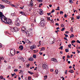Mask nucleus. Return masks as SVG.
I'll list each match as a JSON object with an SVG mask.
<instances>
[{"label": "nucleus", "mask_w": 80, "mask_h": 80, "mask_svg": "<svg viewBox=\"0 0 80 80\" xmlns=\"http://www.w3.org/2000/svg\"><path fill=\"white\" fill-rule=\"evenodd\" d=\"M15 32H17V31H18V28L17 27H15Z\"/></svg>", "instance_id": "obj_22"}, {"label": "nucleus", "mask_w": 80, "mask_h": 80, "mask_svg": "<svg viewBox=\"0 0 80 80\" xmlns=\"http://www.w3.org/2000/svg\"><path fill=\"white\" fill-rule=\"evenodd\" d=\"M57 25H58V26H59V24H58V23H56V26H57Z\"/></svg>", "instance_id": "obj_49"}, {"label": "nucleus", "mask_w": 80, "mask_h": 80, "mask_svg": "<svg viewBox=\"0 0 80 80\" xmlns=\"http://www.w3.org/2000/svg\"><path fill=\"white\" fill-rule=\"evenodd\" d=\"M2 47V44L0 43V48H1Z\"/></svg>", "instance_id": "obj_62"}, {"label": "nucleus", "mask_w": 80, "mask_h": 80, "mask_svg": "<svg viewBox=\"0 0 80 80\" xmlns=\"http://www.w3.org/2000/svg\"><path fill=\"white\" fill-rule=\"evenodd\" d=\"M3 77L2 76H0V79L2 80V79H3Z\"/></svg>", "instance_id": "obj_32"}, {"label": "nucleus", "mask_w": 80, "mask_h": 80, "mask_svg": "<svg viewBox=\"0 0 80 80\" xmlns=\"http://www.w3.org/2000/svg\"><path fill=\"white\" fill-rule=\"evenodd\" d=\"M8 68L9 69H10V68H11V66H9Z\"/></svg>", "instance_id": "obj_59"}, {"label": "nucleus", "mask_w": 80, "mask_h": 80, "mask_svg": "<svg viewBox=\"0 0 80 80\" xmlns=\"http://www.w3.org/2000/svg\"><path fill=\"white\" fill-rule=\"evenodd\" d=\"M69 0V3H73V1L72 0Z\"/></svg>", "instance_id": "obj_26"}, {"label": "nucleus", "mask_w": 80, "mask_h": 80, "mask_svg": "<svg viewBox=\"0 0 80 80\" xmlns=\"http://www.w3.org/2000/svg\"><path fill=\"white\" fill-rule=\"evenodd\" d=\"M76 41L75 40H73L71 42V43H75V42Z\"/></svg>", "instance_id": "obj_41"}, {"label": "nucleus", "mask_w": 80, "mask_h": 80, "mask_svg": "<svg viewBox=\"0 0 80 80\" xmlns=\"http://www.w3.org/2000/svg\"><path fill=\"white\" fill-rule=\"evenodd\" d=\"M11 15L12 16V17H13V16H15V13H11Z\"/></svg>", "instance_id": "obj_30"}, {"label": "nucleus", "mask_w": 80, "mask_h": 80, "mask_svg": "<svg viewBox=\"0 0 80 80\" xmlns=\"http://www.w3.org/2000/svg\"><path fill=\"white\" fill-rule=\"evenodd\" d=\"M50 44H53V43H55V41L53 40L52 42H50Z\"/></svg>", "instance_id": "obj_25"}, {"label": "nucleus", "mask_w": 80, "mask_h": 80, "mask_svg": "<svg viewBox=\"0 0 80 80\" xmlns=\"http://www.w3.org/2000/svg\"><path fill=\"white\" fill-rule=\"evenodd\" d=\"M30 4L31 7H33V1L32 0H31Z\"/></svg>", "instance_id": "obj_13"}, {"label": "nucleus", "mask_w": 80, "mask_h": 80, "mask_svg": "<svg viewBox=\"0 0 80 80\" xmlns=\"http://www.w3.org/2000/svg\"><path fill=\"white\" fill-rule=\"evenodd\" d=\"M36 48V46L35 45H34L31 46L30 48L31 50H33V49H34V48Z\"/></svg>", "instance_id": "obj_7"}, {"label": "nucleus", "mask_w": 80, "mask_h": 80, "mask_svg": "<svg viewBox=\"0 0 80 80\" xmlns=\"http://www.w3.org/2000/svg\"><path fill=\"white\" fill-rule=\"evenodd\" d=\"M65 33H67V34L69 33V32H68V31H66Z\"/></svg>", "instance_id": "obj_52"}, {"label": "nucleus", "mask_w": 80, "mask_h": 80, "mask_svg": "<svg viewBox=\"0 0 80 80\" xmlns=\"http://www.w3.org/2000/svg\"><path fill=\"white\" fill-rule=\"evenodd\" d=\"M21 60L22 61H23V62H24V58H22Z\"/></svg>", "instance_id": "obj_48"}, {"label": "nucleus", "mask_w": 80, "mask_h": 80, "mask_svg": "<svg viewBox=\"0 0 80 80\" xmlns=\"http://www.w3.org/2000/svg\"><path fill=\"white\" fill-rule=\"evenodd\" d=\"M21 31H22V32H23V33H26V35L27 36L28 35L27 33V32H28V31L27 30H26V29H25V27H22Z\"/></svg>", "instance_id": "obj_4"}, {"label": "nucleus", "mask_w": 80, "mask_h": 80, "mask_svg": "<svg viewBox=\"0 0 80 80\" xmlns=\"http://www.w3.org/2000/svg\"><path fill=\"white\" fill-rule=\"evenodd\" d=\"M20 13H21V14L23 15H24V16H26V15H25V14L23 12L21 11L20 12Z\"/></svg>", "instance_id": "obj_17"}, {"label": "nucleus", "mask_w": 80, "mask_h": 80, "mask_svg": "<svg viewBox=\"0 0 80 80\" xmlns=\"http://www.w3.org/2000/svg\"><path fill=\"white\" fill-rule=\"evenodd\" d=\"M51 72H53V69H50Z\"/></svg>", "instance_id": "obj_56"}, {"label": "nucleus", "mask_w": 80, "mask_h": 80, "mask_svg": "<svg viewBox=\"0 0 80 80\" xmlns=\"http://www.w3.org/2000/svg\"><path fill=\"white\" fill-rule=\"evenodd\" d=\"M14 71V72H17V71H18V69H15Z\"/></svg>", "instance_id": "obj_57"}, {"label": "nucleus", "mask_w": 80, "mask_h": 80, "mask_svg": "<svg viewBox=\"0 0 80 80\" xmlns=\"http://www.w3.org/2000/svg\"><path fill=\"white\" fill-rule=\"evenodd\" d=\"M65 56H63V59L64 60H65Z\"/></svg>", "instance_id": "obj_54"}, {"label": "nucleus", "mask_w": 80, "mask_h": 80, "mask_svg": "<svg viewBox=\"0 0 80 80\" xmlns=\"http://www.w3.org/2000/svg\"><path fill=\"white\" fill-rule=\"evenodd\" d=\"M58 73V69H56L55 71V74L57 75Z\"/></svg>", "instance_id": "obj_18"}, {"label": "nucleus", "mask_w": 80, "mask_h": 80, "mask_svg": "<svg viewBox=\"0 0 80 80\" xmlns=\"http://www.w3.org/2000/svg\"><path fill=\"white\" fill-rule=\"evenodd\" d=\"M34 51L35 53H37V52H38V50H37V51L35 50H34Z\"/></svg>", "instance_id": "obj_44"}, {"label": "nucleus", "mask_w": 80, "mask_h": 80, "mask_svg": "<svg viewBox=\"0 0 80 80\" xmlns=\"http://www.w3.org/2000/svg\"><path fill=\"white\" fill-rule=\"evenodd\" d=\"M29 61H33V58H29Z\"/></svg>", "instance_id": "obj_24"}, {"label": "nucleus", "mask_w": 80, "mask_h": 80, "mask_svg": "<svg viewBox=\"0 0 80 80\" xmlns=\"http://www.w3.org/2000/svg\"><path fill=\"white\" fill-rule=\"evenodd\" d=\"M71 19L72 20H74V18H73V17H72V18H71Z\"/></svg>", "instance_id": "obj_61"}, {"label": "nucleus", "mask_w": 80, "mask_h": 80, "mask_svg": "<svg viewBox=\"0 0 80 80\" xmlns=\"http://www.w3.org/2000/svg\"><path fill=\"white\" fill-rule=\"evenodd\" d=\"M44 78H46V79H47V76L46 75L44 77Z\"/></svg>", "instance_id": "obj_55"}, {"label": "nucleus", "mask_w": 80, "mask_h": 80, "mask_svg": "<svg viewBox=\"0 0 80 80\" xmlns=\"http://www.w3.org/2000/svg\"><path fill=\"white\" fill-rule=\"evenodd\" d=\"M4 32L5 33V35H8V34H10V33H9V32H8V31H5Z\"/></svg>", "instance_id": "obj_21"}, {"label": "nucleus", "mask_w": 80, "mask_h": 80, "mask_svg": "<svg viewBox=\"0 0 80 80\" xmlns=\"http://www.w3.org/2000/svg\"><path fill=\"white\" fill-rule=\"evenodd\" d=\"M45 50V48L44 47H42L41 48V50Z\"/></svg>", "instance_id": "obj_29"}, {"label": "nucleus", "mask_w": 80, "mask_h": 80, "mask_svg": "<svg viewBox=\"0 0 80 80\" xmlns=\"http://www.w3.org/2000/svg\"><path fill=\"white\" fill-rule=\"evenodd\" d=\"M20 53V52L19 51H17V53H16L17 54L18 53Z\"/></svg>", "instance_id": "obj_63"}, {"label": "nucleus", "mask_w": 80, "mask_h": 80, "mask_svg": "<svg viewBox=\"0 0 80 80\" xmlns=\"http://www.w3.org/2000/svg\"><path fill=\"white\" fill-rule=\"evenodd\" d=\"M23 46H20L19 48V49L20 50H23Z\"/></svg>", "instance_id": "obj_12"}, {"label": "nucleus", "mask_w": 80, "mask_h": 80, "mask_svg": "<svg viewBox=\"0 0 80 80\" xmlns=\"http://www.w3.org/2000/svg\"><path fill=\"white\" fill-rule=\"evenodd\" d=\"M65 28H63L61 30V31H62V32H63V31H64V30H65Z\"/></svg>", "instance_id": "obj_35"}, {"label": "nucleus", "mask_w": 80, "mask_h": 80, "mask_svg": "<svg viewBox=\"0 0 80 80\" xmlns=\"http://www.w3.org/2000/svg\"><path fill=\"white\" fill-rule=\"evenodd\" d=\"M18 21H17L15 22L16 25H17V26H19L20 24H19V23H18L17 22Z\"/></svg>", "instance_id": "obj_20"}, {"label": "nucleus", "mask_w": 80, "mask_h": 80, "mask_svg": "<svg viewBox=\"0 0 80 80\" xmlns=\"http://www.w3.org/2000/svg\"><path fill=\"white\" fill-rule=\"evenodd\" d=\"M77 43H80V42L78 40H77Z\"/></svg>", "instance_id": "obj_46"}, {"label": "nucleus", "mask_w": 80, "mask_h": 80, "mask_svg": "<svg viewBox=\"0 0 80 80\" xmlns=\"http://www.w3.org/2000/svg\"><path fill=\"white\" fill-rule=\"evenodd\" d=\"M26 65L27 66V67H30V64H27Z\"/></svg>", "instance_id": "obj_64"}, {"label": "nucleus", "mask_w": 80, "mask_h": 80, "mask_svg": "<svg viewBox=\"0 0 80 80\" xmlns=\"http://www.w3.org/2000/svg\"><path fill=\"white\" fill-rule=\"evenodd\" d=\"M65 50L66 52H69V50H68V49H66Z\"/></svg>", "instance_id": "obj_31"}, {"label": "nucleus", "mask_w": 80, "mask_h": 80, "mask_svg": "<svg viewBox=\"0 0 80 80\" xmlns=\"http://www.w3.org/2000/svg\"><path fill=\"white\" fill-rule=\"evenodd\" d=\"M6 23H7V24H9V25H10L12 23V21H11V20L10 19H7L5 21V22Z\"/></svg>", "instance_id": "obj_3"}, {"label": "nucleus", "mask_w": 80, "mask_h": 80, "mask_svg": "<svg viewBox=\"0 0 80 80\" xmlns=\"http://www.w3.org/2000/svg\"><path fill=\"white\" fill-rule=\"evenodd\" d=\"M61 27H64V25L63 24H62L61 25Z\"/></svg>", "instance_id": "obj_60"}, {"label": "nucleus", "mask_w": 80, "mask_h": 80, "mask_svg": "<svg viewBox=\"0 0 80 80\" xmlns=\"http://www.w3.org/2000/svg\"><path fill=\"white\" fill-rule=\"evenodd\" d=\"M11 75H12V77H14L15 75L16 76H17V75L15 74V73H14L13 74H11Z\"/></svg>", "instance_id": "obj_28"}, {"label": "nucleus", "mask_w": 80, "mask_h": 80, "mask_svg": "<svg viewBox=\"0 0 80 80\" xmlns=\"http://www.w3.org/2000/svg\"><path fill=\"white\" fill-rule=\"evenodd\" d=\"M4 60V57L1 56L0 57V64L2 63V62H1V60Z\"/></svg>", "instance_id": "obj_10"}, {"label": "nucleus", "mask_w": 80, "mask_h": 80, "mask_svg": "<svg viewBox=\"0 0 80 80\" xmlns=\"http://www.w3.org/2000/svg\"><path fill=\"white\" fill-rule=\"evenodd\" d=\"M2 1L4 2H6V3H10L9 1L7 0H2Z\"/></svg>", "instance_id": "obj_15"}, {"label": "nucleus", "mask_w": 80, "mask_h": 80, "mask_svg": "<svg viewBox=\"0 0 80 80\" xmlns=\"http://www.w3.org/2000/svg\"><path fill=\"white\" fill-rule=\"evenodd\" d=\"M70 58V57L69 55H68L67 56V58Z\"/></svg>", "instance_id": "obj_45"}, {"label": "nucleus", "mask_w": 80, "mask_h": 80, "mask_svg": "<svg viewBox=\"0 0 80 80\" xmlns=\"http://www.w3.org/2000/svg\"><path fill=\"white\" fill-rule=\"evenodd\" d=\"M55 12V10H54V9H52V10L51 11V13H53V12Z\"/></svg>", "instance_id": "obj_38"}, {"label": "nucleus", "mask_w": 80, "mask_h": 80, "mask_svg": "<svg viewBox=\"0 0 80 80\" xmlns=\"http://www.w3.org/2000/svg\"><path fill=\"white\" fill-rule=\"evenodd\" d=\"M11 30L12 32H14L15 28L12 27L11 28Z\"/></svg>", "instance_id": "obj_16"}, {"label": "nucleus", "mask_w": 80, "mask_h": 80, "mask_svg": "<svg viewBox=\"0 0 80 80\" xmlns=\"http://www.w3.org/2000/svg\"><path fill=\"white\" fill-rule=\"evenodd\" d=\"M64 35H65V37H66V38H67V37H68V35H66V34H64Z\"/></svg>", "instance_id": "obj_39"}, {"label": "nucleus", "mask_w": 80, "mask_h": 80, "mask_svg": "<svg viewBox=\"0 0 80 80\" xmlns=\"http://www.w3.org/2000/svg\"><path fill=\"white\" fill-rule=\"evenodd\" d=\"M48 20H50V18L49 17L48 18Z\"/></svg>", "instance_id": "obj_58"}, {"label": "nucleus", "mask_w": 80, "mask_h": 80, "mask_svg": "<svg viewBox=\"0 0 80 80\" xmlns=\"http://www.w3.org/2000/svg\"><path fill=\"white\" fill-rule=\"evenodd\" d=\"M60 14H62V15L63 13V11H60Z\"/></svg>", "instance_id": "obj_36"}, {"label": "nucleus", "mask_w": 80, "mask_h": 80, "mask_svg": "<svg viewBox=\"0 0 80 80\" xmlns=\"http://www.w3.org/2000/svg\"><path fill=\"white\" fill-rule=\"evenodd\" d=\"M58 9H56V10H60V7H57Z\"/></svg>", "instance_id": "obj_37"}, {"label": "nucleus", "mask_w": 80, "mask_h": 80, "mask_svg": "<svg viewBox=\"0 0 80 80\" xmlns=\"http://www.w3.org/2000/svg\"><path fill=\"white\" fill-rule=\"evenodd\" d=\"M63 49V46H61L60 48H59V49H61V50H62Z\"/></svg>", "instance_id": "obj_40"}, {"label": "nucleus", "mask_w": 80, "mask_h": 80, "mask_svg": "<svg viewBox=\"0 0 80 80\" xmlns=\"http://www.w3.org/2000/svg\"><path fill=\"white\" fill-rule=\"evenodd\" d=\"M69 72H70L71 73H73V72H74L73 71V70L71 69V70H70L69 71Z\"/></svg>", "instance_id": "obj_19"}, {"label": "nucleus", "mask_w": 80, "mask_h": 80, "mask_svg": "<svg viewBox=\"0 0 80 80\" xmlns=\"http://www.w3.org/2000/svg\"><path fill=\"white\" fill-rule=\"evenodd\" d=\"M42 68L43 69L47 70L48 68V66L46 64H42Z\"/></svg>", "instance_id": "obj_5"}, {"label": "nucleus", "mask_w": 80, "mask_h": 80, "mask_svg": "<svg viewBox=\"0 0 80 80\" xmlns=\"http://www.w3.org/2000/svg\"><path fill=\"white\" fill-rule=\"evenodd\" d=\"M64 39L65 40L68 41V39H67V38H64Z\"/></svg>", "instance_id": "obj_51"}, {"label": "nucleus", "mask_w": 80, "mask_h": 80, "mask_svg": "<svg viewBox=\"0 0 80 80\" xmlns=\"http://www.w3.org/2000/svg\"><path fill=\"white\" fill-rule=\"evenodd\" d=\"M45 20H44L43 18H41L40 23H45Z\"/></svg>", "instance_id": "obj_9"}, {"label": "nucleus", "mask_w": 80, "mask_h": 80, "mask_svg": "<svg viewBox=\"0 0 80 80\" xmlns=\"http://www.w3.org/2000/svg\"><path fill=\"white\" fill-rule=\"evenodd\" d=\"M64 16L65 18H67V16L66 14H65Z\"/></svg>", "instance_id": "obj_50"}, {"label": "nucleus", "mask_w": 80, "mask_h": 80, "mask_svg": "<svg viewBox=\"0 0 80 80\" xmlns=\"http://www.w3.org/2000/svg\"><path fill=\"white\" fill-rule=\"evenodd\" d=\"M40 26L41 27H43L45 26V22H41Z\"/></svg>", "instance_id": "obj_8"}, {"label": "nucleus", "mask_w": 80, "mask_h": 80, "mask_svg": "<svg viewBox=\"0 0 80 80\" xmlns=\"http://www.w3.org/2000/svg\"><path fill=\"white\" fill-rule=\"evenodd\" d=\"M51 60L52 61H53V62H58V61H57V59L54 58H52L51 59Z\"/></svg>", "instance_id": "obj_6"}, {"label": "nucleus", "mask_w": 80, "mask_h": 80, "mask_svg": "<svg viewBox=\"0 0 80 80\" xmlns=\"http://www.w3.org/2000/svg\"><path fill=\"white\" fill-rule=\"evenodd\" d=\"M70 30H71L72 32H73V27H71Z\"/></svg>", "instance_id": "obj_34"}, {"label": "nucleus", "mask_w": 80, "mask_h": 80, "mask_svg": "<svg viewBox=\"0 0 80 80\" xmlns=\"http://www.w3.org/2000/svg\"><path fill=\"white\" fill-rule=\"evenodd\" d=\"M5 7L2 5L0 4V8L1 9H3V8H5Z\"/></svg>", "instance_id": "obj_11"}, {"label": "nucleus", "mask_w": 80, "mask_h": 80, "mask_svg": "<svg viewBox=\"0 0 80 80\" xmlns=\"http://www.w3.org/2000/svg\"><path fill=\"white\" fill-rule=\"evenodd\" d=\"M0 17L1 18V22H5V21L7 20V18L5 17L3 15V13L0 11Z\"/></svg>", "instance_id": "obj_1"}, {"label": "nucleus", "mask_w": 80, "mask_h": 80, "mask_svg": "<svg viewBox=\"0 0 80 80\" xmlns=\"http://www.w3.org/2000/svg\"><path fill=\"white\" fill-rule=\"evenodd\" d=\"M50 14H51V13L49 12V13H47V15H48V16H49V15H50Z\"/></svg>", "instance_id": "obj_42"}, {"label": "nucleus", "mask_w": 80, "mask_h": 80, "mask_svg": "<svg viewBox=\"0 0 80 80\" xmlns=\"http://www.w3.org/2000/svg\"><path fill=\"white\" fill-rule=\"evenodd\" d=\"M28 73H30V74L31 75V74L32 73V72H30V71H28Z\"/></svg>", "instance_id": "obj_53"}, {"label": "nucleus", "mask_w": 80, "mask_h": 80, "mask_svg": "<svg viewBox=\"0 0 80 80\" xmlns=\"http://www.w3.org/2000/svg\"><path fill=\"white\" fill-rule=\"evenodd\" d=\"M31 78V77H28V80H30Z\"/></svg>", "instance_id": "obj_47"}, {"label": "nucleus", "mask_w": 80, "mask_h": 80, "mask_svg": "<svg viewBox=\"0 0 80 80\" xmlns=\"http://www.w3.org/2000/svg\"><path fill=\"white\" fill-rule=\"evenodd\" d=\"M39 13L40 14V15H42V14H43V12L42 11L40 10L39 11Z\"/></svg>", "instance_id": "obj_23"}, {"label": "nucleus", "mask_w": 80, "mask_h": 80, "mask_svg": "<svg viewBox=\"0 0 80 80\" xmlns=\"http://www.w3.org/2000/svg\"><path fill=\"white\" fill-rule=\"evenodd\" d=\"M71 46H72V45H71V44H70L69 45H68V47L69 48H72V47H71Z\"/></svg>", "instance_id": "obj_33"}, {"label": "nucleus", "mask_w": 80, "mask_h": 80, "mask_svg": "<svg viewBox=\"0 0 80 80\" xmlns=\"http://www.w3.org/2000/svg\"><path fill=\"white\" fill-rule=\"evenodd\" d=\"M16 54V50L14 49H11L10 51V52L9 55V56L12 57V56H13L15 55Z\"/></svg>", "instance_id": "obj_2"}, {"label": "nucleus", "mask_w": 80, "mask_h": 80, "mask_svg": "<svg viewBox=\"0 0 80 80\" xmlns=\"http://www.w3.org/2000/svg\"><path fill=\"white\" fill-rule=\"evenodd\" d=\"M76 18L77 19H79L80 18V16L79 15H78V16H77Z\"/></svg>", "instance_id": "obj_27"}, {"label": "nucleus", "mask_w": 80, "mask_h": 80, "mask_svg": "<svg viewBox=\"0 0 80 80\" xmlns=\"http://www.w3.org/2000/svg\"><path fill=\"white\" fill-rule=\"evenodd\" d=\"M33 57L34 58H36V55H33Z\"/></svg>", "instance_id": "obj_43"}, {"label": "nucleus", "mask_w": 80, "mask_h": 80, "mask_svg": "<svg viewBox=\"0 0 80 80\" xmlns=\"http://www.w3.org/2000/svg\"><path fill=\"white\" fill-rule=\"evenodd\" d=\"M25 41H26V42L28 43H31V42H30L27 39H25Z\"/></svg>", "instance_id": "obj_14"}]
</instances>
